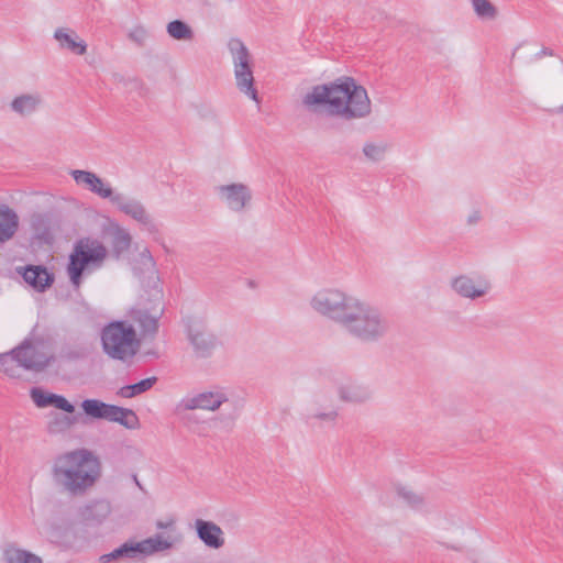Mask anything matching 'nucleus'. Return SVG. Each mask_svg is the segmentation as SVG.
Segmentation results:
<instances>
[{
    "label": "nucleus",
    "instance_id": "45",
    "mask_svg": "<svg viewBox=\"0 0 563 563\" xmlns=\"http://www.w3.org/2000/svg\"><path fill=\"white\" fill-rule=\"evenodd\" d=\"M545 55H549V56H552L553 55V51L550 49V48H542L539 53L536 54V58H541L542 56H545Z\"/></svg>",
    "mask_w": 563,
    "mask_h": 563
},
{
    "label": "nucleus",
    "instance_id": "46",
    "mask_svg": "<svg viewBox=\"0 0 563 563\" xmlns=\"http://www.w3.org/2000/svg\"><path fill=\"white\" fill-rule=\"evenodd\" d=\"M173 522H163V521H157L156 522V527L158 529H166L167 527L172 526Z\"/></svg>",
    "mask_w": 563,
    "mask_h": 563
},
{
    "label": "nucleus",
    "instance_id": "16",
    "mask_svg": "<svg viewBox=\"0 0 563 563\" xmlns=\"http://www.w3.org/2000/svg\"><path fill=\"white\" fill-rule=\"evenodd\" d=\"M195 529L197 537L206 547L218 550L224 545V532L216 522L197 519Z\"/></svg>",
    "mask_w": 563,
    "mask_h": 563
},
{
    "label": "nucleus",
    "instance_id": "48",
    "mask_svg": "<svg viewBox=\"0 0 563 563\" xmlns=\"http://www.w3.org/2000/svg\"><path fill=\"white\" fill-rule=\"evenodd\" d=\"M463 277H457L454 279L455 283L462 282Z\"/></svg>",
    "mask_w": 563,
    "mask_h": 563
},
{
    "label": "nucleus",
    "instance_id": "25",
    "mask_svg": "<svg viewBox=\"0 0 563 563\" xmlns=\"http://www.w3.org/2000/svg\"><path fill=\"white\" fill-rule=\"evenodd\" d=\"M30 225L36 240L45 243L53 241L51 218L44 213H33L30 218Z\"/></svg>",
    "mask_w": 563,
    "mask_h": 563
},
{
    "label": "nucleus",
    "instance_id": "44",
    "mask_svg": "<svg viewBox=\"0 0 563 563\" xmlns=\"http://www.w3.org/2000/svg\"><path fill=\"white\" fill-rule=\"evenodd\" d=\"M481 212L478 210H474L468 217H467V223L471 225L476 224L481 220Z\"/></svg>",
    "mask_w": 563,
    "mask_h": 563
},
{
    "label": "nucleus",
    "instance_id": "47",
    "mask_svg": "<svg viewBox=\"0 0 563 563\" xmlns=\"http://www.w3.org/2000/svg\"><path fill=\"white\" fill-rule=\"evenodd\" d=\"M133 481H134V483H135V484H136L141 489H143L142 485L140 484V482H139V479H137V477H136V475H133Z\"/></svg>",
    "mask_w": 563,
    "mask_h": 563
},
{
    "label": "nucleus",
    "instance_id": "41",
    "mask_svg": "<svg viewBox=\"0 0 563 563\" xmlns=\"http://www.w3.org/2000/svg\"><path fill=\"white\" fill-rule=\"evenodd\" d=\"M129 37L139 45H143L147 38V32L145 29L139 26L130 32Z\"/></svg>",
    "mask_w": 563,
    "mask_h": 563
},
{
    "label": "nucleus",
    "instance_id": "4",
    "mask_svg": "<svg viewBox=\"0 0 563 563\" xmlns=\"http://www.w3.org/2000/svg\"><path fill=\"white\" fill-rule=\"evenodd\" d=\"M52 360L53 354L42 339H25L10 353L0 354V369L9 376L15 377L14 363L26 371L42 372Z\"/></svg>",
    "mask_w": 563,
    "mask_h": 563
},
{
    "label": "nucleus",
    "instance_id": "27",
    "mask_svg": "<svg viewBox=\"0 0 563 563\" xmlns=\"http://www.w3.org/2000/svg\"><path fill=\"white\" fill-rule=\"evenodd\" d=\"M454 292L462 298L476 300L486 296L489 290V284H451Z\"/></svg>",
    "mask_w": 563,
    "mask_h": 563
},
{
    "label": "nucleus",
    "instance_id": "12",
    "mask_svg": "<svg viewBox=\"0 0 563 563\" xmlns=\"http://www.w3.org/2000/svg\"><path fill=\"white\" fill-rule=\"evenodd\" d=\"M188 339L198 357H210L218 345L216 335L200 321H192L188 325Z\"/></svg>",
    "mask_w": 563,
    "mask_h": 563
},
{
    "label": "nucleus",
    "instance_id": "31",
    "mask_svg": "<svg viewBox=\"0 0 563 563\" xmlns=\"http://www.w3.org/2000/svg\"><path fill=\"white\" fill-rule=\"evenodd\" d=\"M156 383V376L147 377L140 380L139 383L121 387L118 391V395L123 398H133L152 389Z\"/></svg>",
    "mask_w": 563,
    "mask_h": 563
},
{
    "label": "nucleus",
    "instance_id": "22",
    "mask_svg": "<svg viewBox=\"0 0 563 563\" xmlns=\"http://www.w3.org/2000/svg\"><path fill=\"white\" fill-rule=\"evenodd\" d=\"M339 411L335 408L319 409L309 408L305 413V422L310 428L322 429L334 427L338 422Z\"/></svg>",
    "mask_w": 563,
    "mask_h": 563
},
{
    "label": "nucleus",
    "instance_id": "10",
    "mask_svg": "<svg viewBox=\"0 0 563 563\" xmlns=\"http://www.w3.org/2000/svg\"><path fill=\"white\" fill-rule=\"evenodd\" d=\"M219 200L231 211L242 212L252 201V190L243 183H230L214 187Z\"/></svg>",
    "mask_w": 563,
    "mask_h": 563
},
{
    "label": "nucleus",
    "instance_id": "35",
    "mask_svg": "<svg viewBox=\"0 0 563 563\" xmlns=\"http://www.w3.org/2000/svg\"><path fill=\"white\" fill-rule=\"evenodd\" d=\"M476 15L482 20H495L498 10L489 0H472Z\"/></svg>",
    "mask_w": 563,
    "mask_h": 563
},
{
    "label": "nucleus",
    "instance_id": "29",
    "mask_svg": "<svg viewBox=\"0 0 563 563\" xmlns=\"http://www.w3.org/2000/svg\"><path fill=\"white\" fill-rule=\"evenodd\" d=\"M112 405L106 404L98 399H85L81 402L82 411L93 419L109 420Z\"/></svg>",
    "mask_w": 563,
    "mask_h": 563
},
{
    "label": "nucleus",
    "instance_id": "18",
    "mask_svg": "<svg viewBox=\"0 0 563 563\" xmlns=\"http://www.w3.org/2000/svg\"><path fill=\"white\" fill-rule=\"evenodd\" d=\"M53 37L62 51H68L79 56L87 53V43L73 29L57 27L54 31Z\"/></svg>",
    "mask_w": 563,
    "mask_h": 563
},
{
    "label": "nucleus",
    "instance_id": "26",
    "mask_svg": "<svg viewBox=\"0 0 563 563\" xmlns=\"http://www.w3.org/2000/svg\"><path fill=\"white\" fill-rule=\"evenodd\" d=\"M15 273L23 282H54L55 277L42 265L16 266Z\"/></svg>",
    "mask_w": 563,
    "mask_h": 563
},
{
    "label": "nucleus",
    "instance_id": "6",
    "mask_svg": "<svg viewBox=\"0 0 563 563\" xmlns=\"http://www.w3.org/2000/svg\"><path fill=\"white\" fill-rule=\"evenodd\" d=\"M103 352L112 360L129 361L140 349V340L133 325L124 321H113L101 332Z\"/></svg>",
    "mask_w": 563,
    "mask_h": 563
},
{
    "label": "nucleus",
    "instance_id": "17",
    "mask_svg": "<svg viewBox=\"0 0 563 563\" xmlns=\"http://www.w3.org/2000/svg\"><path fill=\"white\" fill-rule=\"evenodd\" d=\"M43 104V97L37 91L16 95L10 102V110L21 118L36 113Z\"/></svg>",
    "mask_w": 563,
    "mask_h": 563
},
{
    "label": "nucleus",
    "instance_id": "9",
    "mask_svg": "<svg viewBox=\"0 0 563 563\" xmlns=\"http://www.w3.org/2000/svg\"><path fill=\"white\" fill-rule=\"evenodd\" d=\"M353 298L336 288L327 287L312 296L310 305L317 313L335 320L341 324L343 314L347 311V305Z\"/></svg>",
    "mask_w": 563,
    "mask_h": 563
},
{
    "label": "nucleus",
    "instance_id": "36",
    "mask_svg": "<svg viewBox=\"0 0 563 563\" xmlns=\"http://www.w3.org/2000/svg\"><path fill=\"white\" fill-rule=\"evenodd\" d=\"M387 148L385 143L366 142L363 146V154L368 161L378 163L385 158Z\"/></svg>",
    "mask_w": 563,
    "mask_h": 563
},
{
    "label": "nucleus",
    "instance_id": "1",
    "mask_svg": "<svg viewBox=\"0 0 563 563\" xmlns=\"http://www.w3.org/2000/svg\"><path fill=\"white\" fill-rule=\"evenodd\" d=\"M302 106L311 113L343 122L365 120L373 112L367 90L351 77L313 86L302 97Z\"/></svg>",
    "mask_w": 563,
    "mask_h": 563
},
{
    "label": "nucleus",
    "instance_id": "20",
    "mask_svg": "<svg viewBox=\"0 0 563 563\" xmlns=\"http://www.w3.org/2000/svg\"><path fill=\"white\" fill-rule=\"evenodd\" d=\"M549 103L551 110L563 111V62L558 60L552 65V76L549 85Z\"/></svg>",
    "mask_w": 563,
    "mask_h": 563
},
{
    "label": "nucleus",
    "instance_id": "30",
    "mask_svg": "<svg viewBox=\"0 0 563 563\" xmlns=\"http://www.w3.org/2000/svg\"><path fill=\"white\" fill-rule=\"evenodd\" d=\"M167 34L176 41L190 42L195 37L194 30L181 20L170 21L166 25Z\"/></svg>",
    "mask_w": 563,
    "mask_h": 563
},
{
    "label": "nucleus",
    "instance_id": "37",
    "mask_svg": "<svg viewBox=\"0 0 563 563\" xmlns=\"http://www.w3.org/2000/svg\"><path fill=\"white\" fill-rule=\"evenodd\" d=\"M398 497L413 509H421L424 505V498L407 487H399L397 489Z\"/></svg>",
    "mask_w": 563,
    "mask_h": 563
},
{
    "label": "nucleus",
    "instance_id": "33",
    "mask_svg": "<svg viewBox=\"0 0 563 563\" xmlns=\"http://www.w3.org/2000/svg\"><path fill=\"white\" fill-rule=\"evenodd\" d=\"M185 404V398L179 400L174 408V413L185 427L192 428L195 424L199 423L197 416L191 412L196 410V408H187Z\"/></svg>",
    "mask_w": 563,
    "mask_h": 563
},
{
    "label": "nucleus",
    "instance_id": "5",
    "mask_svg": "<svg viewBox=\"0 0 563 563\" xmlns=\"http://www.w3.org/2000/svg\"><path fill=\"white\" fill-rule=\"evenodd\" d=\"M108 255L106 246L98 240L80 239L74 245L67 264L70 282H79L99 269Z\"/></svg>",
    "mask_w": 563,
    "mask_h": 563
},
{
    "label": "nucleus",
    "instance_id": "15",
    "mask_svg": "<svg viewBox=\"0 0 563 563\" xmlns=\"http://www.w3.org/2000/svg\"><path fill=\"white\" fill-rule=\"evenodd\" d=\"M336 393L342 402L363 405L373 398L369 386L357 380H347L338 386Z\"/></svg>",
    "mask_w": 563,
    "mask_h": 563
},
{
    "label": "nucleus",
    "instance_id": "2",
    "mask_svg": "<svg viewBox=\"0 0 563 563\" xmlns=\"http://www.w3.org/2000/svg\"><path fill=\"white\" fill-rule=\"evenodd\" d=\"M98 477L97 460L85 449L57 456L52 466L55 486L70 496L84 495L95 485Z\"/></svg>",
    "mask_w": 563,
    "mask_h": 563
},
{
    "label": "nucleus",
    "instance_id": "28",
    "mask_svg": "<svg viewBox=\"0 0 563 563\" xmlns=\"http://www.w3.org/2000/svg\"><path fill=\"white\" fill-rule=\"evenodd\" d=\"M108 421L118 422L128 429H136L139 427V418L133 410L114 405H112Z\"/></svg>",
    "mask_w": 563,
    "mask_h": 563
},
{
    "label": "nucleus",
    "instance_id": "24",
    "mask_svg": "<svg viewBox=\"0 0 563 563\" xmlns=\"http://www.w3.org/2000/svg\"><path fill=\"white\" fill-rule=\"evenodd\" d=\"M19 227L18 214L7 206H0V243L13 238Z\"/></svg>",
    "mask_w": 563,
    "mask_h": 563
},
{
    "label": "nucleus",
    "instance_id": "32",
    "mask_svg": "<svg viewBox=\"0 0 563 563\" xmlns=\"http://www.w3.org/2000/svg\"><path fill=\"white\" fill-rule=\"evenodd\" d=\"M4 560L7 563H43L40 556L13 545L4 550Z\"/></svg>",
    "mask_w": 563,
    "mask_h": 563
},
{
    "label": "nucleus",
    "instance_id": "13",
    "mask_svg": "<svg viewBox=\"0 0 563 563\" xmlns=\"http://www.w3.org/2000/svg\"><path fill=\"white\" fill-rule=\"evenodd\" d=\"M187 408L216 411L221 405L229 400L225 391L222 389L207 390L195 395L184 397Z\"/></svg>",
    "mask_w": 563,
    "mask_h": 563
},
{
    "label": "nucleus",
    "instance_id": "42",
    "mask_svg": "<svg viewBox=\"0 0 563 563\" xmlns=\"http://www.w3.org/2000/svg\"><path fill=\"white\" fill-rule=\"evenodd\" d=\"M147 286L148 289L146 291L153 296L154 301L161 305L163 299V290L158 287V284H147Z\"/></svg>",
    "mask_w": 563,
    "mask_h": 563
},
{
    "label": "nucleus",
    "instance_id": "7",
    "mask_svg": "<svg viewBox=\"0 0 563 563\" xmlns=\"http://www.w3.org/2000/svg\"><path fill=\"white\" fill-rule=\"evenodd\" d=\"M180 538L170 534L157 533L139 542L126 541L110 553L99 558V563H117L139 555L150 556L158 552L170 550Z\"/></svg>",
    "mask_w": 563,
    "mask_h": 563
},
{
    "label": "nucleus",
    "instance_id": "3",
    "mask_svg": "<svg viewBox=\"0 0 563 563\" xmlns=\"http://www.w3.org/2000/svg\"><path fill=\"white\" fill-rule=\"evenodd\" d=\"M346 309L341 325L360 341L377 342L388 333L389 321L377 307L354 297Z\"/></svg>",
    "mask_w": 563,
    "mask_h": 563
},
{
    "label": "nucleus",
    "instance_id": "39",
    "mask_svg": "<svg viewBox=\"0 0 563 563\" xmlns=\"http://www.w3.org/2000/svg\"><path fill=\"white\" fill-rule=\"evenodd\" d=\"M52 393H47L40 387H33L30 396L38 408H46L52 405Z\"/></svg>",
    "mask_w": 563,
    "mask_h": 563
},
{
    "label": "nucleus",
    "instance_id": "38",
    "mask_svg": "<svg viewBox=\"0 0 563 563\" xmlns=\"http://www.w3.org/2000/svg\"><path fill=\"white\" fill-rule=\"evenodd\" d=\"M74 423V420L67 416L55 415L54 419L48 423V431L51 433H60L68 430Z\"/></svg>",
    "mask_w": 563,
    "mask_h": 563
},
{
    "label": "nucleus",
    "instance_id": "34",
    "mask_svg": "<svg viewBox=\"0 0 563 563\" xmlns=\"http://www.w3.org/2000/svg\"><path fill=\"white\" fill-rule=\"evenodd\" d=\"M132 243V236L130 232L123 228H117L113 231L112 236V246L117 256H120L122 253L126 252Z\"/></svg>",
    "mask_w": 563,
    "mask_h": 563
},
{
    "label": "nucleus",
    "instance_id": "8",
    "mask_svg": "<svg viewBox=\"0 0 563 563\" xmlns=\"http://www.w3.org/2000/svg\"><path fill=\"white\" fill-rule=\"evenodd\" d=\"M228 47L232 57L238 89L256 103H260L258 92L254 86L252 56L247 47L239 38H231Z\"/></svg>",
    "mask_w": 563,
    "mask_h": 563
},
{
    "label": "nucleus",
    "instance_id": "21",
    "mask_svg": "<svg viewBox=\"0 0 563 563\" xmlns=\"http://www.w3.org/2000/svg\"><path fill=\"white\" fill-rule=\"evenodd\" d=\"M134 276L140 279H159L157 275L156 262L147 247L140 251L132 261Z\"/></svg>",
    "mask_w": 563,
    "mask_h": 563
},
{
    "label": "nucleus",
    "instance_id": "49",
    "mask_svg": "<svg viewBox=\"0 0 563 563\" xmlns=\"http://www.w3.org/2000/svg\"><path fill=\"white\" fill-rule=\"evenodd\" d=\"M73 285H74V287H75V290H78V287H79V285H80V284H79V283H76V284H73Z\"/></svg>",
    "mask_w": 563,
    "mask_h": 563
},
{
    "label": "nucleus",
    "instance_id": "11",
    "mask_svg": "<svg viewBox=\"0 0 563 563\" xmlns=\"http://www.w3.org/2000/svg\"><path fill=\"white\" fill-rule=\"evenodd\" d=\"M111 202L124 214L139 222L150 234H158L159 227L145 207L135 199L126 198L122 194H114Z\"/></svg>",
    "mask_w": 563,
    "mask_h": 563
},
{
    "label": "nucleus",
    "instance_id": "23",
    "mask_svg": "<svg viewBox=\"0 0 563 563\" xmlns=\"http://www.w3.org/2000/svg\"><path fill=\"white\" fill-rule=\"evenodd\" d=\"M111 504L108 500H93L80 509V518L88 523L99 525L111 514Z\"/></svg>",
    "mask_w": 563,
    "mask_h": 563
},
{
    "label": "nucleus",
    "instance_id": "19",
    "mask_svg": "<svg viewBox=\"0 0 563 563\" xmlns=\"http://www.w3.org/2000/svg\"><path fill=\"white\" fill-rule=\"evenodd\" d=\"M163 311V306H159L154 307L151 312L145 309H139L133 312V320L139 324L143 339L154 338L157 333L158 320Z\"/></svg>",
    "mask_w": 563,
    "mask_h": 563
},
{
    "label": "nucleus",
    "instance_id": "40",
    "mask_svg": "<svg viewBox=\"0 0 563 563\" xmlns=\"http://www.w3.org/2000/svg\"><path fill=\"white\" fill-rule=\"evenodd\" d=\"M51 406L60 409L67 413H73L75 411V407L64 396L56 394L52 395Z\"/></svg>",
    "mask_w": 563,
    "mask_h": 563
},
{
    "label": "nucleus",
    "instance_id": "43",
    "mask_svg": "<svg viewBox=\"0 0 563 563\" xmlns=\"http://www.w3.org/2000/svg\"><path fill=\"white\" fill-rule=\"evenodd\" d=\"M53 284H27L31 290L38 294L45 292Z\"/></svg>",
    "mask_w": 563,
    "mask_h": 563
},
{
    "label": "nucleus",
    "instance_id": "14",
    "mask_svg": "<svg viewBox=\"0 0 563 563\" xmlns=\"http://www.w3.org/2000/svg\"><path fill=\"white\" fill-rule=\"evenodd\" d=\"M71 177L77 185L84 186L95 195L103 199H112L114 192L109 184L104 183L97 174L88 170L74 169L70 172Z\"/></svg>",
    "mask_w": 563,
    "mask_h": 563
}]
</instances>
